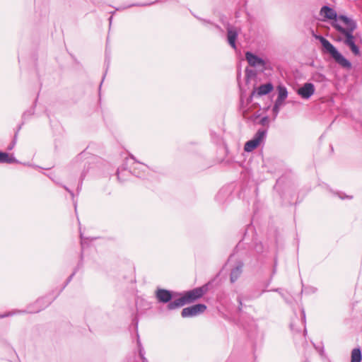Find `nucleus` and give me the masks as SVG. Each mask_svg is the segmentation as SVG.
<instances>
[{
	"instance_id": "f257e3e1",
	"label": "nucleus",
	"mask_w": 362,
	"mask_h": 362,
	"mask_svg": "<svg viewBox=\"0 0 362 362\" xmlns=\"http://www.w3.org/2000/svg\"><path fill=\"white\" fill-rule=\"evenodd\" d=\"M332 26L344 37V39L340 40L350 48L353 54L356 56L359 55L360 50L355 43V37L353 34L357 28L356 21L344 15H340L337 21L332 23Z\"/></svg>"
},
{
	"instance_id": "f03ea898",
	"label": "nucleus",
	"mask_w": 362,
	"mask_h": 362,
	"mask_svg": "<svg viewBox=\"0 0 362 362\" xmlns=\"http://www.w3.org/2000/svg\"><path fill=\"white\" fill-rule=\"evenodd\" d=\"M208 291V284L195 288L185 292L182 296L168 304V310H172L182 307L186 304L193 303L201 298Z\"/></svg>"
},
{
	"instance_id": "7ed1b4c3",
	"label": "nucleus",
	"mask_w": 362,
	"mask_h": 362,
	"mask_svg": "<svg viewBox=\"0 0 362 362\" xmlns=\"http://www.w3.org/2000/svg\"><path fill=\"white\" fill-rule=\"evenodd\" d=\"M315 37L321 43L323 52L329 54L338 64L346 69L351 67V62L347 60L328 40L322 35H315Z\"/></svg>"
},
{
	"instance_id": "20e7f679",
	"label": "nucleus",
	"mask_w": 362,
	"mask_h": 362,
	"mask_svg": "<svg viewBox=\"0 0 362 362\" xmlns=\"http://www.w3.org/2000/svg\"><path fill=\"white\" fill-rule=\"evenodd\" d=\"M267 131L264 129H259L254 135L253 138L247 141L244 146L246 152H251L257 148L266 137Z\"/></svg>"
},
{
	"instance_id": "39448f33",
	"label": "nucleus",
	"mask_w": 362,
	"mask_h": 362,
	"mask_svg": "<svg viewBox=\"0 0 362 362\" xmlns=\"http://www.w3.org/2000/svg\"><path fill=\"white\" fill-rule=\"evenodd\" d=\"M245 59L250 66L255 67L260 71H264L267 69L266 62L250 52L245 53Z\"/></svg>"
},
{
	"instance_id": "423d86ee",
	"label": "nucleus",
	"mask_w": 362,
	"mask_h": 362,
	"mask_svg": "<svg viewBox=\"0 0 362 362\" xmlns=\"http://www.w3.org/2000/svg\"><path fill=\"white\" fill-rule=\"evenodd\" d=\"M206 306L204 304L199 303L182 309L181 316L183 318L194 317L205 312Z\"/></svg>"
},
{
	"instance_id": "0eeeda50",
	"label": "nucleus",
	"mask_w": 362,
	"mask_h": 362,
	"mask_svg": "<svg viewBox=\"0 0 362 362\" xmlns=\"http://www.w3.org/2000/svg\"><path fill=\"white\" fill-rule=\"evenodd\" d=\"M315 86L311 83H305L297 90V93L303 99H309L315 93Z\"/></svg>"
},
{
	"instance_id": "6e6552de",
	"label": "nucleus",
	"mask_w": 362,
	"mask_h": 362,
	"mask_svg": "<svg viewBox=\"0 0 362 362\" xmlns=\"http://www.w3.org/2000/svg\"><path fill=\"white\" fill-rule=\"evenodd\" d=\"M156 297L159 303L168 304L172 302V292L164 288H158L156 291Z\"/></svg>"
},
{
	"instance_id": "1a4fd4ad",
	"label": "nucleus",
	"mask_w": 362,
	"mask_h": 362,
	"mask_svg": "<svg viewBox=\"0 0 362 362\" xmlns=\"http://www.w3.org/2000/svg\"><path fill=\"white\" fill-rule=\"evenodd\" d=\"M226 29L228 42L233 49H236L235 42L238 35V30L235 27L230 25H228Z\"/></svg>"
},
{
	"instance_id": "9d476101",
	"label": "nucleus",
	"mask_w": 362,
	"mask_h": 362,
	"mask_svg": "<svg viewBox=\"0 0 362 362\" xmlns=\"http://www.w3.org/2000/svg\"><path fill=\"white\" fill-rule=\"evenodd\" d=\"M131 158L135 161L136 165L133 168L132 173L139 177L144 176V173L150 170V168L146 164L137 161L134 156H131Z\"/></svg>"
},
{
	"instance_id": "9b49d317",
	"label": "nucleus",
	"mask_w": 362,
	"mask_h": 362,
	"mask_svg": "<svg viewBox=\"0 0 362 362\" xmlns=\"http://www.w3.org/2000/svg\"><path fill=\"white\" fill-rule=\"evenodd\" d=\"M320 13L327 19L334 20V22H337L338 18L339 17V16H337V12L333 8L327 6H322L320 9Z\"/></svg>"
},
{
	"instance_id": "f8f14e48",
	"label": "nucleus",
	"mask_w": 362,
	"mask_h": 362,
	"mask_svg": "<svg viewBox=\"0 0 362 362\" xmlns=\"http://www.w3.org/2000/svg\"><path fill=\"white\" fill-rule=\"evenodd\" d=\"M243 263L238 262L237 265L231 270L230 280L231 283L235 282L243 272Z\"/></svg>"
},
{
	"instance_id": "ddd939ff",
	"label": "nucleus",
	"mask_w": 362,
	"mask_h": 362,
	"mask_svg": "<svg viewBox=\"0 0 362 362\" xmlns=\"http://www.w3.org/2000/svg\"><path fill=\"white\" fill-rule=\"evenodd\" d=\"M274 88V86L272 83H267L264 84L260 85L256 90V93L259 96L265 95L269 93ZM255 93V91H253L252 95H253Z\"/></svg>"
},
{
	"instance_id": "4468645a",
	"label": "nucleus",
	"mask_w": 362,
	"mask_h": 362,
	"mask_svg": "<svg viewBox=\"0 0 362 362\" xmlns=\"http://www.w3.org/2000/svg\"><path fill=\"white\" fill-rule=\"evenodd\" d=\"M18 160L13 156H10L8 153L6 152L0 151V163H17Z\"/></svg>"
},
{
	"instance_id": "2eb2a0df",
	"label": "nucleus",
	"mask_w": 362,
	"mask_h": 362,
	"mask_svg": "<svg viewBox=\"0 0 362 362\" xmlns=\"http://www.w3.org/2000/svg\"><path fill=\"white\" fill-rule=\"evenodd\" d=\"M362 354L360 348H355L351 351V362H361Z\"/></svg>"
},
{
	"instance_id": "dca6fc26",
	"label": "nucleus",
	"mask_w": 362,
	"mask_h": 362,
	"mask_svg": "<svg viewBox=\"0 0 362 362\" xmlns=\"http://www.w3.org/2000/svg\"><path fill=\"white\" fill-rule=\"evenodd\" d=\"M278 96L277 98L285 100L288 97L287 88L281 85L277 86Z\"/></svg>"
},
{
	"instance_id": "f3484780",
	"label": "nucleus",
	"mask_w": 362,
	"mask_h": 362,
	"mask_svg": "<svg viewBox=\"0 0 362 362\" xmlns=\"http://www.w3.org/2000/svg\"><path fill=\"white\" fill-rule=\"evenodd\" d=\"M313 80L315 82L322 83L325 81L327 78L324 74L316 72L313 75Z\"/></svg>"
},
{
	"instance_id": "a211bd4d",
	"label": "nucleus",
	"mask_w": 362,
	"mask_h": 362,
	"mask_svg": "<svg viewBox=\"0 0 362 362\" xmlns=\"http://www.w3.org/2000/svg\"><path fill=\"white\" fill-rule=\"evenodd\" d=\"M137 346H138V349H139V355L140 358L145 356H144L145 351L141 345V341L139 339V337L138 334H137Z\"/></svg>"
},
{
	"instance_id": "6ab92c4d",
	"label": "nucleus",
	"mask_w": 362,
	"mask_h": 362,
	"mask_svg": "<svg viewBox=\"0 0 362 362\" xmlns=\"http://www.w3.org/2000/svg\"><path fill=\"white\" fill-rule=\"evenodd\" d=\"M86 173L84 170L83 172H81V173L80 181H79V183H78V185L77 189H76L78 193H79L80 191L81 190L82 183L86 177Z\"/></svg>"
},
{
	"instance_id": "aec40b11",
	"label": "nucleus",
	"mask_w": 362,
	"mask_h": 362,
	"mask_svg": "<svg viewBox=\"0 0 362 362\" xmlns=\"http://www.w3.org/2000/svg\"><path fill=\"white\" fill-rule=\"evenodd\" d=\"M24 313V311H22V310H16V311H12V312L5 313L4 314L0 315V318H4V317H6L12 316V315H13L14 314H16V313Z\"/></svg>"
},
{
	"instance_id": "412c9836",
	"label": "nucleus",
	"mask_w": 362,
	"mask_h": 362,
	"mask_svg": "<svg viewBox=\"0 0 362 362\" xmlns=\"http://www.w3.org/2000/svg\"><path fill=\"white\" fill-rule=\"evenodd\" d=\"M284 101L285 100L279 99V98H277L276 99L275 102H274V105L277 106V107L281 108V107H283L284 105Z\"/></svg>"
},
{
	"instance_id": "4be33fe9",
	"label": "nucleus",
	"mask_w": 362,
	"mask_h": 362,
	"mask_svg": "<svg viewBox=\"0 0 362 362\" xmlns=\"http://www.w3.org/2000/svg\"><path fill=\"white\" fill-rule=\"evenodd\" d=\"M49 303L48 302H46L45 304H44L43 305H40L39 306L37 309H35V310H30L29 312L30 313H38L40 312L41 310L44 309L45 307L47 306V305L49 304Z\"/></svg>"
},
{
	"instance_id": "5701e85b",
	"label": "nucleus",
	"mask_w": 362,
	"mask_h": 362,
	"mask_svg": "<svg viewBox=\"0 0 362 362\" xmlns=\"http://www.w3.org/2000/svg\"><path fill=\"white\" fill-rule=\"evenodd\" d=\"M335 194L337 195L341 199H351L353 198V196H349V195H346L345 196L341 192H336Z\"/></svg>"
},
{
	"instance_id": "b1692460",
	"label": "nucleus",
	"mask_w": 362,
	"mask_h": 362,
	"mask_svg": "<svg viewBox=\"0 0 362 362\" xmlns=\"http://www.w3.org/2000/svg\"><path fill=\"white\" fill-rule=\"evenodd\" d=\"M280 110H281V107H279L275 106V105L273 106V107H272V112H273L274 118H276L277 117V115L279 113Z\"/></svg>"
},
{
	"instance_id": "393cba45",
	"label": "nucleus",
	"mask_w": 362,
	"mask_h": 362,
	"mask_svg": "<svg viewBox=\"0 0 362 362\" xmlns=\"http://www.w3.org/2000/svg\"><path fill=\"white\" fill-rule=\"evenodd\" d=\"M255 251L257 252V253H261L263 252V245L261 243H257L256 245H255Z\"/></svg>"
},
{
	"instance_id": "a878e982",
	"label": "nucleus",
	"mask_w": 362,
	"mask_h": 362,
	"mask_svg": "<svg viewBox=\"0 0 362 362\" xmlns=\"http://www.w3.org/2000/svg\"><path fill=\"white\" fill-rule=\"evenodd\" d=\"M315 347L322 357H324L325 356L323 346H318V347L315 346Z\"/></svg>"
},
{
	"instance_id": "bb28decb",
	"label": "nucleus",
	"mask_w": 362,
	"mask_h": 362,
	"mask_svg": "<svg viewBox=\"0 0 362 362\" xmlns=\"http://www.w3.org/2000/svg\"><path fill=\"white\" fill-rule=\"evenodd\" d=\"M123 172H126V170L125 169L118 168L117 172V178H118L119 180H123V179L121 177L122 173Z\"/></svg>"
},
{
	"instance_id": "cd10ccee",
	"label": "nucleus",
	"mask_w": 362,
	"mask_h": 362,
	"mask_svg": "<svg viewBox=\"0 0 362 362\" xmlns=\"http://www.w3.org/2000/svg\"><path fill=\"white\" fill-rule=\"evenodd\" d=\"M269 123V118L267 117H264L260 119V124L262 125H267Z\"/></svg>"
},
{
	"instance_id": "c85d7f7f",
	"label": "nucleus",
	"mask_w": 362,
	"mask_h": 362,
	"mask_svg": "<svg viewBox=\"0 0 362 362\" xmlns=\"http://www.w3.org/2000/svg\"><path fill=\"white\" fill-rule=\"evenodd\" d=\"M153 3H148V4H132V5L129 6L128 7H131V6H150Z\"/></svg>"
},
{
	"instance_id": "c756f323",
	"label": "nucleus",
	"mask_w": 362,
	"mask_h": 362,
	"mask_svg": "<svg viewBox=\"0 0 362 362\" xmlns=\"http://www.w3.org/2000/svg\"><path fill=\"white\" fill-rule=\"evenodd\" d=\"M62 187L70 194V195L71 196L72 199H74V192L71 190H70L66 186L62 185Z\"/></svg>"
},
{
	"instance_id": "7c9ffc66",
	"label": "nucleus",
	"mask_w": 362,
	"mask_h": 362,
	"mask_svg": "<svg viewBox=\"0 0 362 362\" xmlns=\"http://www.w3.org/2000/svg\"><path fill=\"white\" fill-rule=\"evenodd\" d=\"M246 75L247 76H250L251 75H255V72L252 70L246 69Z\"/></svg>"
},
{
	"instance_id": "2f4dec72",
	"label": "nucleus",
	"mask_w": 362,
	"mask_h": 362,
	"mask_svg": "<svg viewBox=\"0 0 362 362\" xmlns=\"http://www.w3.org/2000/svg\"><path fill=\"white\" fill-rule=\"evenodd\" d=\"M44 300H45V299H44V298H40V299H38V300L35 302V304L36 305H41V303H42Z\"/></svg>"
},
{
	"instance_id": "473e14b6",
	"label": "nucleus",
	"mask_w": 362,
	"mask_h": 362,
	"mask_svg": "<svg viewBox=\"0 0 362 362\" xmlns=\"http://www.w3.org/2000/svg\"><path fill=\"white\" fill-rule=\"evenodd\" d=\"M301 312H302L303 322L305 324V311H304L303 309H302Z\"/></svg>"
},
{
	"instance_id": "72a5a7b5",
	"label": "nucleus",
	"mask_w": 362,
	"mask_h": 362,
	"mask_svg": "<svg viewBox=\"0 0 362 362\" xmlns=\"http://www.w3.org/2000/svg\"><path fill=\"white\" fill-rule=\"evenodd\" d=\"M280 295H281V297L285 300V301H286V303H290V301H289V300H288V299L286 297V296H285V294H284V293H281Z\"/></svg>"
},
{
	"instance_id": "f704fd0d",
	"label": "nucleus",
	"mask_w": 362,
	"mask_h": 362,
	"mask_svg": "<svg viewBox=\"0 0 362 362\" xmlns=\"http://www.w3.org/2000/svg\"><path fill=\"white\" fill-rule=\"evenodd\" d=\"M276 265H277V262H276V259H275V261H274V269H273V274H274L276 272Z\"/></svg>"
},
{
	"instance_id": "c9c22d12",
	"label": "nucleus",
	"mask_w": 362,
	"mask_h": 362,
	"mask_svg": "<svg viewBox=\"0 0 362 362\" xmlns=\"http://www.w3.org/2000/svg\"><path fill=\"white\" fill-rule=\"evenodd\" d=\"M238 303H239V308H238V309H239V310H241L242 300H241V299L240 298H238Z\"/></svg>"
},
{
	"instance_id": "e433bc0d",
	"label": "nucleus",
	"mask_w": 362,
	"mask_h": 362,
	"mask_svg": "<svg viewBox=\"0 0 362 362\" xmlns=\"http://www.w3.org/2000/svg\"><path fill=\"white\" fill-rule=\"evenodd\" d=\"M15 144H16V141H13V144L10 146L8 147V149L11 150L13 148V147L14 146Z\"/></svg>"
},
{
	"instance_id": "4c0bfd02",
	"label": "nucleus",
	"mask_w": 362,
	"mask_h": 362,
	"mask_svg": "<svg viewBox=\"0 0 362 362\" xmlns=\"http://www.w3.org/2000/svg\"><path fill=\"white\" fill-rule=\"evenodd\" d=\"M75 274V272H74L68 279L67 280V284L71 280L72 277L74 276V275Z\"/></svg>"
},
{
	"instance_id": "58836bf2",
	"label": "nucleus",
	"mask_w": 362,
	"mask_h": 362,
	"mask_svg": "<svg viewBox=\"0 0 362 362\" xmlns=\"http://www.w3.org/2000/svg\"><path fill=\"white\" fill-rule=\"evenodd\" d=\"M141 359L142 362H148L147 358L145 356L141 357Z\"/></svg>"
},
{
	"instance_id": "ea45409f",
	"label": "nucleus",
	"mask_w": 362,
	"mask_h": 362,
	"mask_svg": "<svg viewBox=\"0 0 362 362\" xmlns=\"http://www.w3.org/2000/svg\"><path fill=\"white\" fill-rule=\"evenodd\" d=\"M141 359L142 362H148L147 358L145 356L141 357Z\"/></svg>"
},
{
	"instance_id": "a19ab883",
	"label": "nucleus",
	"mask_w": 362,
	"mask_h": 362,
	"mask_svg": "<svg viewBox=\"0 0 362 362\" xmlns=\"http://www.w3.org/2000/svg\"><path fill=\"white\" fill-rule=\"evenodd\" d=\"M273 291H276V292H278V293H279L280 294L282 293V292L281 291V289H280V288H276V289H274Z\"/></svg>"
},
{
	"instance_id": "79ce46f5",
	"label": "nucleus",
	"mask_w": 362,
	"mask_h": 362,
	"mask_svg": "<svg viewBox=\"0 0 362 362\" xmlns=\"http://www.w3.org/2000/svg\"><path fill=\"white\" fill-rule=\"evenodd\" d=\"M49 177H50L53 181H54L56 183H57V184H59V183L58 182V181H57V180H55L54 177L49 176Z\"/></svg>"
},
{
	"instance_id": "37998d69",
	"label": "nucleus",
	"mask_w": 362,
	"mask_h": 362,
	"mask_svg": "<svg viewBox=\"0 0 362 362\" xmlns=\"http://www.w3.org/2000/svg\"><path fill=\"white\" fill-rule=\"evenodd\" d=\"M112 16H110V17L109 18V22H110V24H111V23H112Z\"/></svg>"
},
{
	"instance_id": "c03bdc74",
	"label": "nucleus",
	"mask_w": 362,
	"mask_h": 362,
	"mask_svg": "<svg viewBox=\"0 0 362 362\" xmlns=\"http://www.w3.org/2000/svg\"><path fill=\"white\" fill-rule=\"evenodd\" d=\"M201 21H202L203 23H208V21H206V20H204V19H201Z\"/></svg>"
},
{
	"instance_id": "a18cd8bd",
	"label": "nucleus",
	"mask_w": 362,
	"mask_h": 362,
	"mask_svg": "<svg viewBox=\"0 0 362 362\" xmlns=\"http://www.w3.org/2000/svg\"><path fill=\"white\" fill-rule=\"evenodd\" d=\"M303 362H310L308 359H305Z\"/></svg>"
}]
</instances>
